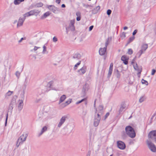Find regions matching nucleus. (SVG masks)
Returning a JSON list of instances; mask_svg holds the SVG:
<instances>
[{
	"instance_id": "obj_35",
	"label": "nucleus",
	"mask_w": 156,
	"mask_h": 156,
	"mask_svg": "<svg viewBox=\"0 0 156 156\" xmlns=\"http://www.w3.org/2000/svg\"><path fill=\"white\" fill-rule=\"evenodd\" d=\"M141 82L142 84H145L146 85H147L148 84L147 82L143 79L142 80Z\"/></svg>"
},
{
	"instance_id": "obj_32",
	"label": "nucleus",
	"mask_w": 156,
	"mask_h": 156,
	"mask_svg": "<svg viewBox=\"0 0 156 156\" xmlns=\"http://www.w3.org/2000/svg\"><path fill=\"white\" fill-rule=\"evenodd\" d=\"M116 76L118 78H119L120 77V75L119 71L118 70H117L115 73Z\"/></svg>"
},
{
	"instance_id": "obj_23",
	"label": "nucleus",
	"mask_w": 156,
	"mask_h": 156,
	"mask_svg": "<svg viewBox=\"0 0 156 156\" xmlns=\"http://www.w3.org/2000/svg\"><path fill=\"white\" fill-rule=\"evenodd\" d=\"M66 98V96L65 95H63L61 96L60 98L59 104H60Z\"/></svg>"
},
{
	"instance_id": "obj_18",
	"label": "nucleus",
	"mask_w": 156,
	"mask_h": 156,
	"mask_svg": "<svg viewBox=\"0 0 156 156\" xmlns=\"http://www.w3.org/2000/svg\"><path fill=\"white\" fill-rule=\"evenodd\" d=\"M126 107V105L124 103H123L121 105L120 107L119 110V114H121V113L125 108Z\"/></svg>"
},
{
	"instance_id": "obj_57",
	"label": "nucleus",
	"mask_w": 156,
	"mask_h": 156,
	"mask_svg": "<svg viewBox=\"0 0 156 156\" xmlns=\"http://www.w3.org/2000/svg\"><path fill=\"white\" fill-rule=\"evenodd\" d=\"M94 27L93 26H90L89 28V31H91L93 29V28Z\"/></svg>"
},
{
	"instance_id": "obj_21",
	"label": "nucleus",
	"mask_w": 156,
	"mask_h": 156,
	"mask_svg": "<svg viewBox=\"0 0 156 156\" xmlns=\"http://www.w3.org/2000/svg\"><path fill=\"white\" fill-rule=\"evenodd\" d=\"M89 89V86L88 84H85L84 86H83V91L84 93L86 91H88Z\"/></svg>"
},
{
	"instance_id": "obj_61",
	"label": "nucleus",
	"mask_w": 156,
	"mask_h": 156,
	"mask_svg": "<svg viewBox=\"0 0 156 156\" xmlns=\"http://www.w3.org/2000/svg\"><path fill=\"white\" fill-rule=\"evenodd\" d=\"M24 38H23L22 37V38L20 39V40H19V41H18V42H19V43H21V42H22V41L23 40H24Z\"/></svg>"
},
{
	"instance_id": "obj_50",
	"label": "nucleus",
	"mask_w": 156,
	"mask_h": 156,
	"mask_svg": "<svg viewBox=\"0 0 156 156\" xmlns=\"http://www.w3.org/2000/svg\"><path fill=\"white\" fill-rule=\"evenodd\" d=\"M53 41L54 42H55L58 41L57 38L55 37H54L53 38Z\"/></svg>"
},
{
	"instance_id": "obj_28",
	"label": "nucleus",
	"mask_w": 156,
	"mask_h": 156,
	"mask_svg": "<svg viewBox=\"0 0 156 156\" xmlns=\"http://www.w3.org/2000/svg\"><path fill=\"white\" fill-rule=\"evenodd\" d=\"M103 107L102 105H100L98 108L99 112L101 113V114H102L103 113Z\"/></svg>"
},
{
	"instance_id": "obj_22",
	"label": "nucleus",
	"mask_w": 156,
	"mask_h": 156,
	"mask_svg": "<svg viewBox=\"0 0 156 156\" xmlns=\"http://www.w3.org/2000/svg\"><path fill=\"white\" fill-rule=\"evenodd\" d=\"M100 7L99 6H98L94 8L92 11L93 13L95 14L97 13L98 11L100 10Z\"/></svg>"
},
{
	"instance_id": "obj_56",
	"label": "nucleus",
	"mask_w": 156,
	"mask_h": 156,
	"mask_svg": "<svg viewBox=\"0 0 156 156\" xmlns=\"http://www.w3.org/2000/svg\"><path fill=\"white\" fill-rule=\"evenodd\" d=\"M37 5V6L41 7L43 5V4L42 3H38Z\"/></svg>"
},
{
	"instance_id": "obj_9",
	"label": "nucleus",
	"mask_w": 156,
	"mask_h": 156,
	"mask_svg": "<svg viewBox=\"0 0 156 156\" xmlns=\"http://www.w3.org/2000/svg\"><path fill=\"white\" fill-rule=\"evenodd\" d=\"M117 144L118 148L120 149L123 150L125 149L126 145L123 142L121 141H118L117 142Z\"/></svg>"
},
{
	"instance_id": "obj_13",
	"label": "nucleus",
	"mask_w": 156,
	"mask_h": 156,
	"mask_svg": "<svg viewBox=\"0 0 156 156\" xmlns=\"http://www.w3.org/2000/svg\"><path fill=\"white\" fill-rule=\"evenodd\" d=\"M75 20H70V23L69 25V27L70 30L72 31H74L75 30L74 24L75 23Z\"/></svg>"
},
{
	"instance_id": "obj_7",
	"label": "nucleus",
	"mask_w": 156,
	"mask_h": 156,
	"mask_svg": "<svg viewBox=\"0 0 156 156\" xmlns=\"http://www.w3.org/2000/svg\"><path fill=\"white\" fill-rule=\"evenodd\" d=\"M67 118V116L65 115L62 116L60 120V121L58 124V127L60 128L62 125L64 123L66 120V119Z\"/></svg>"
},
{
	"instance_id": "obj_5",
	"label": "nucleus",
	"mask_w": 156,
	"mask_h": 156,
	"mask_svg": "<svg viewBox=\"0 0 156 156\" xmlns=\"http://www.w3.org/2000/svg\"><path fill=\"white\" fill-rule=\"evenodd\" d=\"M48 8L55 14H58L59 12L58 9L53 5H48Z\"/></svg>"
},
{
	"instance_id": "obj_60",
	"label": "nucleus",
	"mask_w": 156,
	"mask_h": 156,
	"mask_svg": "<svg viewBox=\"0 0 156 156\" xmlns=\"http://www.w3.org/2000/svg\"><path fill=\"white\" fill-rule=\"evenodd\" d=\"M86 100V98H84L83 99H82V100H81L80 101H79V103H80L82 102L83 101H84L85 100Z\"/></svg>"
},
{
	"instance_id": "obj_59",
	"label": "nucleus",
	"mask_w": 156,
	"mask_h": 156,
	"mask_svg": "<svg viewBox=\"0 0 156 156\" xmlns=\"http://www.w3.org/2000/svg\"><path fill=\"white\" fill-rule=\"evenodd\" d=\"M81 17L80 16H79L77 17L76 18V20L78 21H79L80 20Z\"/></svg>"
},
{
	"instance_id": "obj_54",
	"label": "nucleus",
	"mask_w": 156,
	"mask_h": 156,
	"mask_svg": "<svg viewBox=\"0 0 156 156\" xmlns=\"http://www.w3.org/2000/svg\"><path fill=\"white\" fill-rule=\"evenodd\" d=\"M137 32V30H135L133 31V36H134V35H135L136 34V33Z\"/></svg>"
},
{
	"instance_id": "obj_52",
	"label": "nucleus",
	"mask_w": 156,
	"mask_h": 156,
	"mask_svg": "<svg viewBox=\"0 0 156 156\" xmlns=\"http://www.w3.org/2000/svg\"><path fill=\"white\" fill-rule=\"evenodd\" d=\"M66 106V105L65 103H63V104H61V105H60V107L61 108H63L65 107Z\"/></svg>"
},
{
	"instance_id": "obj_10",
	"label": "nucleus",
	"mask_w": 156,
	"mask_h": 156,
	"mask_svg": "<svg viewBox=\"0 0 156 156\" xmlns=\"http://www.w3.org/2000/svg\"><path fill=\"white\" fill-rule=\"evenodd\" d=\"M133 66L135 69L138 71V74H140L142 70L141 67H138L136 63H134Z\"/></svg>"
},
{
	"instance_id": "obj_64",
	"label": "nucleus",
	"mask_w": 156,
	"mask_h": 156,
	"mask_svg": "<svg viewBox=\"0 0 156 156\" xmlns=\"http://www.w3.org/2000/svg\"><path fill=\"white\" fill-rule=\"evenodd\" d=\"M66 7V6H65V5L64 4H62V8H65V7Z\"/></svg>"
},
{
	"instance_id": "obj_16",
	"label": "nucleus",
	"mask_w": 156,
	"mask_h": 156,
	"mask_svg": "<svg viewBox=\"0 0 156 156\" xmlns=\"http://www.w3.org/2000/svg\"><path fill=\"white\" fill-rule=\"evenodd\" d=\"M25 20V18H22L21 17H20L19 19L17 24V27H19L22 26L23 23L24 21Z\"/></svg>"
},
{
	"instance_id": "obj_58",
	"label": "nucleus",
	"mask_w": 156,
	"mask_h": 156,
	"mask_svg": "<svg viewBox=\"0 0 156 156\" xmlns=\"http://www.w3.org/2000/svg\"><path fill=\"white\" fill-rule=\"evenodd\" d=\"M8 114H7V115H6V120H5V126H6V125L7 120V119H8Z\"/></svg>"
},
{
	"instance_id": "obj_34",
	"label": "nucleus",
	"mask_w": 156,
	"mask_h": 156,
	"mask_svg": "<svg viewBox=\"0 0 156 156\" xmlns=\"http://www.w3.org/2000/svg\"><path fill=\"white\" fill-rule=\"evenodd\" d=\"M81 61H79V62L77 63L75 66L74 67V70H76L77 67H78V66H79L81 63Z\"/></svg>"
},
{
	"instance_id": "obj_42",
	"label": "nucleus",
	"mask_w": 156,
	"mask_h": 156,
	"mask_svg": "<svg viewBox=\"0 0 156 156\" xmlns=\"http://www.w3.org/2000/svg\"><path fill=\"white\" fill-rule=\"evenodd\" d=\"M108 40L109 38H108V39L106 40L105 43V47H106V48H107V47L109 44V42L108 41Z\"/></svg>"
},
{
	"instance_id": "obj_63",
	"label": "nucleus",
	"mask_w": 156,
	"mask_h": 156,
	"mask_svg": "<svg viewBox=\"0 0 156 156\" xmlns=\"http://www.w3.org/2000/svg\"><path fill=\"white\" fill-rule=\"evenodd\" d=\"M61 1V0H56L55 2L56 3L58 4L60 3Z\"/></svg>"
},
{
	"instance_id": "obj_27",
	"label": "nucleus",
	"mask_w": 156,
	"mask_h": 156,
	"mask_svg": "<svg viewBox=\"0 0 156 156\" xmlns=\"http://www.w3.org/2000/svg\"><path fill=\"white\" fill-rule=\"evenodd\" d=\"M55 82L56 81H51L48 83V85L49 87H51L52 86L55 84Z\"/></svg>"
},
{
	"instance_id": "obj_6",
	"label": "nucleus",
	"mask_w": 156,
	"mask_h": 156,
	"mask_svg": "<svg viewBox=\"0 0 156 156\" xmlns=\"http://www.w3.org/2000/svg\"><path fill=\"white\" fill-rule=\"evenodd\" d=\"M148 137L149 139L150 138L156 141V130L150 132L148 134Z\"/></svg>"
},
{
	"instance_id": "obj_37",
	"label": "nucleus",
	"mask_w": 156,
	"mask_h": 156,
	"mask_svg": "<svg viewBox=\"0 0 156 156\" xmlns=\"http://www.w3.org/2000/svg\"><path fill=\"white\" fill-rule=\"evenodd\" d=\"M13 93V91H11L10 90H9L7 93L6 94V96H9L12 94Z\"/></svg>"
},
{
	"instance_id": "obj_11",
	"label": "nucleus",
	"mask_w": 156,
	"mask_h": 156,
	"mask_svg": "<svg viewBox=\"0 0 156 156\" xmlns=\"http://www.w3.org/2000/svg\"><path fill=\"white\" fill-rule=\"evenodd\" d=\"M81 57V55L80 54L78 53L74 54L72 58L73 61L80 59Z\"/></svg>"
},
{
	"instance_id": "obj_8",
	"label": "nucleus",
	"mask_w": 156,
	"mask_h": 156,
	"mask_svg": "<svg viewBox=\"0 0 156 156\" xmlns=\"http://www.w3.org/2000/svg\"><path fill=\"white\" fill-rule=\"evenodd\" d=\"M87 70V67L86 66H83L78 70L77 72L79 75H82L86 72Z\"/></svg>"
},
{
	"instance_id": "obj_26",
	"label": "nucleus",
	"mask_w": 156,
	"mask_h": 156,
	"mask_svg": "<svg viewBox=\"0 0 156 156\" xmlns=\"http://www.w3.org/2000/svg\"><path fill=\"white\" fill-rule=\"evenodd\" d=\"M50 14L51 13L49 12H47L44 14L43 16L41 17V18L43 19L44 18H46L47 17L49 16Z\"/></svg>"
},
{
	"instance_id": "obj_55",
	"label": "nucleus",
	"mask_w": 156,
	"mask_h": 156,
	"mask_svg": "<svg viewBox=\"0 0 156 156\" xmlns=\"http://www.w3.org/2000/svg\"><path fill=\"white\" fill-rule=\"evenodd\" d=\"M76 15L77 16V17L80 16V13L79 12H77L76 13Z\"/></svg>"
},
{
	"instance_id": "obj_17",
	"label": "nucleus",
	"mask_w": 156,
	"mask_h": 156,
	"mask_svg": "<svg viewBox=\"0 0 156 156\" xmlns=\"http://www.w3.org/2000/svg\"><path fill=\"white\" fill-rule=\"evenodd\" d=\"M121 60L123 61V63L127 65L128 63V58L125 55L122 56L121 58Z\"/></svg>"
},
{
	"instance_id": "obj_3",
	"label": "nucleus",
	"mask_w": 156,
	"mask_h": 156,
	"mask_svg": "<svg viewBox=\"0 0 156 156\" xmlns=\"http://www.w3.org/2000/svg\"><path fill=\"white\" fill-rule=\"evenodd\" d=\"M147 143L149 148L152 151L156 152V147L154 144L149 140H147Z\"/></svg>"
},
{
	"instance_id": "obj_48",
	"label": "nucleus",
	"mask_w": 156,
	"mask_h": 156,
	"mask_svg": "<svg viewBox=\"0 0 156 156\" xmlns=\"http://www.w3.org/2000/svg\"><path fill=\"white\" fill-rule=\"evenodd\" d=\"M112 11L110 9H108L107 11V14L108 15H109L111 14Z\"/></svg>"
},
{
	"instance_id": "obj_19",
	"label": "nucleus",
	"mask_w": 156,
	"mask_h": 156,
	"mask_svg": "<svg viewBox=\"0 0 156 156\" xmlns=\"http://www.w3.org/2000/svg\"><path fill=\"white\" fill-rule=\"evenodd\" d=\"M47 130V127L46 126H44L42 129L40 133H39L38 136H41L44 132L46 131Z\"/></svg>"
},
{
	"instance_id": "obj_46",
	"label": "nucleus",
	"mask_w": 156,
	"mask_h": 156,
	"mask_svg": "<svg viewBox=\"0 0 156 156\" xmlns=\"http://www.w3.org/2000/svg\"><path fill=\"white\" fill-rule=\"evenodd\" d=\"M29 14L28 12H27L25 14L23 15L24 17L23 18H26V17H28L29 16H30V15H29Z\"/></svg>"
},
{
	"instance_id": "obj_15",
	"label": "nucleus",
	"mask_w": 156,
	"mask_h": 156,
	"mask_svg": "<svg viewBox=\"0 0 156 156\" xmlns=\"http://www.w3.org/2000/svg\"><path fill=\"white\" fill-rule=\"evenodd\" d=\"M101 120V118H94V125L95 127H97L100 121Z\"/></svg>"
},
{
	"instance_id": "obj_40",
	"label": "nucleus",
	"mask_w": 156,
	"mask_h": 156,
	"mask_svg": "<svg viewBox=\"0 0 156 156\" xmlns=\"http://www.w3.org/2000/svg\"><path fill=\"white\" fill-rule=\"evenodd\" d=\"M20 73L18 71H17L16 72L15 74L17 77L19 78L20 75Z\"/></svg>"
},
{
	"instance_id": "obj_31",
	"label": "nucleus",
	"mask_w": 156,
	"mask_h": 156,
	"mask_svg": "<svg viewBox=\"0 0 156 156\" xmlns=\"http://www.w3.org/2000/svg\"><path fill=\"white\" fill-rule=\"evenodd\" d=\"M28 82V76H26L25 78V81L24 83V84L25 86H26Z\"/></svg>"
},
{
	"instance_id": "obj_29",
	"label": "nucleus",
	"mask_w": 156,
	"mask_h": 156,
	"mask_svg": "<svg viewBox=\"0 0 156 156\" xmlns=\"http://www.w3.org/2000/svg\"><path fill=\"white\" fill-rule=\"evenodd\" d=\"M146 98L144 96H143L140 97L139 100V102L140 103H142L145 100Z\"/></svg>"
},
{
	"instance_id": "obj_38",
	"label": "nucleus",
	"mask_w": 156,
	"mask_h": 156,
	"mask_svg": "<svg viewBox=\"0 0 156 156\" xmlns=\"http://www.w3.org/2000/svg\"><path fill=\"white\" fill-rule=\"evenodd\" d=\"M41 48L40 47H37L36 46H35L34 47V48L33 50H31V51H32L33 50H34V51H36L37 49H39Z\"/></svg>"
},
{
	"instance_id": "obj_30",
	"label": "nucleus",
	"mask_w": 156,
	"mask_h": 156,
	"mask_svg": "<svg viewBox=\"0 0 156 156\" xmlns=\"http://www.w3.org/2000/svg\"><path fill=\"white\" fill-rule=\"evenodd\" d=\"M143 51L140 50L136 54V56H138V58H139L140 57L141 55L143 53Z\"/></svg>"
},
{
	"instance_id": "obj_47",
	"label": "nucleus",
	"mask_w": 156,
	"mask_h": 156,
	"mask_svg": "<svg viewBox=\"0 0 156 156\" xmlns=\"http://www.w3.org/2000/svg\"><path fill=\"white\" fill-rule=\"evenodd\" d=\"M18 0H14V3L15 5H19L20 4Z\"/></svg>"
},
{
	"instance_id": "obj_51",
	"label": "nucleus",
	"mask_w": 156,
	"mask_h": 156,
	"mask_svg": "<svg viewBox=\"0 0 156 156\" xmlns=\"http://www.w3.org/2000/svg\"><path fill=\"white\" fill-rule=\"evenodd\" d=\"M87 113V112L86 110H83L82 112L83 115L85 116L86 115Z\"/></svg>"
},
{
	"instance_id": "obj_44",
	"label": "nucleus",
	"mask_w": 156,
	"mask_h": 156,
	"mask_svg": "<svg viewBox=\"0 0 156 156\" xmlns=\"http://www.w3.org/2000/svg\"><path fill=\"white\" fill-rule=\"evenodd\" d=\"M128 54L129 55H131L133 53V51L131 49H128Z\"/></svg>"
},
{
	"instance_id": "obj_1",
	"label": "nucleus",
	"mask_w": 156,
	"mask_h": 156,
	"mask_svg": "<svg viewBox=\"0 0 156 156\" xmlns=\"http://www.w3.org/2000/svg\"><path fill=\"white\" fill-rule=\"evenodd\" d=\"M126 134L130 137L133 138L136 136V133L133 129L130 126H127L125 129Z\"/></svg>"
},
{
	"instance_id": "obj_25",
	"label": "nucleus",
	"mask_w": 156,
	"mask_h": 156,
	"mask_svg": "<svg viewBox=\"0 0 156 156\" xmlns=\"http://www.w3.org/2000/svg\"><path fill=\"white\" fill-rule=\"evenodd\" d=\"M38 10H33L30 11L28 12L29 15L31 16L34 14L35 13H37V12Z\"/></svg>"
},
{
	"instance_id": "obj_12",
	"label": "nucleus",
	"mask_w": 156,
	"mask_h": 156,
	"mask_svg": "<svg viewBox=\"0 0 156 156\" xmlns=\"http://www.w3.org/2000/svg\"><path fill=\"white\" fill-rule=\"evenodd\" d=\"M23 101L22 100H19L18 105V108L19 111H20L23 108Z\"/></svg>"
},
{
	"instance_id": "obj_2",
	"label": "nucleus",
	"mask_w": 156,
	"mask_h": 156,
	"mask_svg": "<svg viewBox=\"0 0 156 156\" xmlns=\"http://www.w3.org/2000/svg\"><path fill=\"white\" fill-rule=\"evenodd\" d=\"M17 98V96L16 95H15L13 96L9 105V110L12 111L13 107L16 105V100Z\"/></svg>"
},
{
	"instance_id": "obj_24",
	"label": "nucleus",
	"mask_w": 156,
	"mask_h": 156,
	"mask_svg": "<svg viewBox=\"0 0 156 156\" xmlns=\"http://www.w3.org/2000/svg\"><path fill=\"white\" fill-rule=\"evenodd\" d=\"M97 110H96V112H95V114L94 115V118H101V116L102 114H101V113L100 112H98V113H96Z\"/></svg>"
},
{
	"instance_id": "obj_49",
	"label": "nucleus",
	"mask_w": 156,
	"mask_h": 156,
	"mask_svg": "<svg viewBox=\"0 0 156 156\" xmlns=\"http://www.w3.org/2000/svg\"><path fill=\"white\" fill-rule=\"evenodd\" d=\"M109 115V112H107L106 114L105 115V118H104V120H105L108 117Z\"/></svg>"
},
{
	"instance_id": "obj_62",
	"label": "nucleus",
	"mask_w": 156,
	"mask_h": 156,
	"mask_svg": "<svg viewBox=\"0 0 156 156\" xmlns=\"http://www.w3.org/2000/svg\"><path fill=\"white\" fill-rule=\"evenodd\" d=\"M113 63H111L110 64L109 68H112L113 69Z\"/></svg>"
},
{
	"instance_id": "obj_53",
	"label": "nucleus",
	"mask_w": 156,
	"mask_h": 156,
	"mask_svg": "<svg viewBox=\"0 0 156 156\" xmlns=\"http://www.w3.org/2000/svg\"><path fill=\"white\" fill-rule=\"evenodd\" d=\"M155 72H156L155 70L154 69H153L152 70V72H151V75H154Z\"/></svg>"
},
{
	"instance_id": "obj_20",
	"label": "nucleus",
	"mask_w": 156,
	"mask_h": 156,
	"mask_svg": "<svg viewBox=\"0 0 156 156\" xmlns=\"http://www.w3.org/2000/svg\"><path fill=\"white\" fill-rule=\"evenodd\" d=\"M148 47V45L147 44H144L142 45L141 47V49L140 50L142 51H143V52L145 51L147 49Z\"/></svg>"
},
{
	"instance_id": "obj_43",
	"label": "nucleus",
	"mask_w": 156,
	"mask_h": 156,
	"mask_svg": "<svg viewBox=\"0 0 156 156\" xmlns=\"http://www.w3.org/2000/svg\"><path fill=\"white\" fill-rule=\"evenodd\" d=\"M41 100V98H36L35 101L34 102L35 103H38L40 102V101Z\"/></svg>"
},
{
	"instance_id": "obj_14",
	"label": "nucleus",
	"mask_w": 156,
	"mask_h": 156,
	"mask_svg": "<svg viewBox=\"0 0 156 156\" xmlns=\"http://www.w3.org/2000/svg\"><path fill=\"white\" fill-rule=\"evenodd\" d=\"M106 50L107 48L106 47L100 48L99 50V54L101 55H104L105 53Z\"/></svg>"
},
{
	"instance_id": "obj_4",
	"label": "nucleus",
	"mask_w": 156,
	"mask_h": 156,
	"mask_svg": "<svg viewBox=\"0 0 156 156\" xmlns=\"http://www.w3.org/2000/svg\"><path fill=\"white\" fill-rule=\"evenodd\" d=\"M28 136V134L27 133H24L22 135H21L19 139H18L17 142V146L18 147L20 143V142L18 144V143L19 140H21V142H23L25 141L26 140V138Z\"/></svg>"
},
{
	"instance_id": "obj_45",
	"label": "nucleus",
	"mask_w": 156,
	"mask_h": 156,
	"mask_svg": "<svg viewBox=\"0 0 156 156\" xmlns=\"http://www.w3.org/2000/svg\"><path fill=\"white\" fill-rule=\"evenodd\" d=\"M121 37L125 38L126 37V33L125 32H122L121 34Z\"/></svg>"
},
{
	"instance_id": "obj_39",
	"label": "nucleus",
	"mask_w": 156,
	"mask_h": 156,
	"mask_svg": "<svg viewBox=\"0 0 156 156\" xmlns=\"http://www.w3.org/2000/svg\"><path fill=\"white\" fill-rule=\"evenodd\" d=\"M112 68H109L108 73V75L109 76H110L111 75L112 71Z\"/></svg>"
},
{
	"instance_id": "obj_36",
	"label": "nucleus",
	"mask_w": 156,
	"mask_h": 156,
	"mask_svg": "<svg viewBox=\"0 0 156 156\" xmlns=\"http://www.w3.org/2000/svg\"><path fill=\"white\" fill-rule=\"evenodd\" d=\"M71 99H69L68 101H66L65 103L66 105V106L68 105L69 104H70L71 103Z\"/></svg>"
},
{
	"instance_id": "obj_33",
	"label": "nucleus",
	"mask_w": 156,
	"mask_h": 156,
	"mask_svg": "<svg viewBox=\"0 0 156 156\" xmlns=\"http://www.w3.org/2000/svg\"><path fill=\"white\" fill-rule=\"evenodd\" d=\"M135 39V37L133 36L132 37H130L129 39V40L128 41L127 44H129L132 41Z\"/></svg>"
},
{
	"instance_id": "obj_41",
	"label": "nucleus",
	"mask_w": 156,
	"mask_h": 156,
	"mask_svg": "<svg viewBox=\"0 0 156 156\" xmlns=\"http://www.w3.org/2000/svg\"><path fill=\"white\" fill-rule=\"evenodd\" d=\"M43 50L42 51V53L44 54L45 53V52L46 51V47L44 45L43 46Z\"/></svg>"
}]
</instances>
